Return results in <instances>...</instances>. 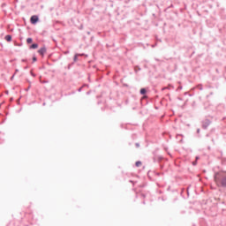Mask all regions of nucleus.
Here are the masks:
<instances>
[{
	"label": "nucleus",
	"mask_w": 226,
	"mask_h": 226,
	"mask_svg": "<svg viewBox=\"0 0 226 226\" xmlns=\"http://www.w3.org/2000/svg\"><path fill=\"white\" fill-rule=\"evenodd\" d=\"M175 192H177V191H175Z\"/></svg>",
	"instance_id": "nucleus-46"
},
{
	"label": "nucleus",
	"mask_w": 226,
	"mask_h": 226,
	"mask_svg": "<svg viewBox=\"0 0 226 226\" xmlns=\"http://www.w3.org/2000/svg\"><path fill=\"white\" fill-rule=\"evenodd\" d=\"M78 55H79V57H81L83 56H86V57H87V55H86L85 53H78Z\"/></svg>",
	"instance_id": "nucleus-15"
},
{
	"label": "nucleus",
	"mask_w": 226,
	"mask_h": 226,
	"mask_svg": "<svg viewBox=\"0 0 226 226\" xmlns=\"http://www.w3.org/2000/svg\"><path fill=\"white\" fill-rule=\"evenodd\" d=\"M32 77H36V74H34V72H31Z\"/></svg>",
	"instance_id": "nucleus-27"
},
{
	"label": "nucleus",
	"mask_w": 226,
	"mask_h": 226,
	"mask_svg": "<svg viewBox=\"0 0 226 226\" xmlns=\"http://www.w3.org/2000/svg\"><path fill=\"white\" fill-rule=\"evenodd\" d=\"M216 73H220V71L218 69L215 70Z\"/></svg>",
	"instance_id": "nucleus-32"
},
{
	"label": "nucleus",
	"mask_w": 226,
	"mask_h": 226,
	"mask_svg": "<svg viewBox=\"0 0 226 226\" xmlns=\"http://www.w3.org/2000/svg\"><path fill=\"white\" fill-rule=\"evenodd\" d=\"M140 70H142L139 65H136L135 67H134V72H135V73H139V72H140Z\"/></svg>",
	"instance_id": "nucleus-10"
},
{
	"label": "nucleus",
	"mask_w": 226,
	"mask_h": 226,
	"mask_svg": "<svg viewBox=\"0 0 226 226\" xmlns=\"http://www.w3.org/2000/svg\"><path fill=\"white\" fill-rule=\"evenodd\" d=\"M210 94H213V92H211Z\"/></svg>",
	"instance_id": "nucleus-44"
},
{
	"label": "nucleus",
	"mask_w": 226,
	"mask_h": 226,
	"mask_svg": "<svg viewBox=\"0 0 226 226\" xmlns=\"http://www.w3.org/2000/svg\"><path fill=\"white\" fill-rule=\"evenodd\" d=\"M136 147H140V144L139 143H135Z\"/></svg>",
	"instance_id": "nucleus-21"
},
{
	"label": "nucleus",
	"mask_w": 226,
	"mask_h": 226,
	"mask_svg": "<svg viewBox=\"0 0 226 226\" xmlns=\"http://www.w3.org/2000/svg\"><path fill=\"white\" fill-rule=\"evenodd\" d=\"M40 22V17L38 15H33L30 18V24H33V26H36Z\"/></svg>",
	"instance_id": "nucleus-3"
},
{
	"label": "nucleus",
	"mask_w": 226,
	"mask_h": 226,
	"mask_svg": "<svg viewBox=\"0 0 226 226\" xmlns=\"http://www.w3.org/2000/svg\"><path fill=\"white\" fill-rule=\"evenodd\" d=\"M220 173H216L215 175V181H220V185L222 186V188H226V176L222 177V178H219L217 176L219 175Z\"/></svg>",
	"instance_id": "nucleus-1"
},
{
	"label": "nucleus",
	"mask_w": 226,
	"mask_h": 226,
	"mask_svg": "<svg viewBox=\"0 0 226 226\" xmlns=\"http://www.w3.org/2000/svg\"><path fill=\"white\" fill-rule=\"evenodd\" d=\"M162 160H163V157L162 155H159L157 157V162H162Z\"/></svg>",
	"instance_id": "nucleus-16"
},
{
	"label": "nucleus",
	"mask_w": 226,
	"mask_h": 226,
	"mask_svg": "<svg viewBox=\"0 0 226 226\" xmlns=\"http://www.w3.org/2000/svg\"><path fill=\"white\" fill-rule=\"evenodd\" d=\"M38 54H40V56H41V57H44L45 54H47V47L44 45L40 49H38Z\"/></svg>",
	"instance_id": "nucleus-4"
},
{
	"label": "nucleus",
	"mask_w": 226,
	"mask_h": 226,
	"mask_svg": "<svg viewBox=\"0 0 226 226\" xmlns=\"http://www.w3.org/2000/svg\"><path fill=\"white\" fill-rule=\"evenodd\" d=\"M181 89H183V87H178V88L177 89V91H181Z\"/></svg>",
	"instance_id": "nucleus-23"
},
{
	"label": "nucleus",
	"mask_w": 226,
	"mask_h": 226,
	"mask_svg": "<svg viewBox=\"0 0 226 226\" xmlns=\"http://www.w3.org/2000/svg\"><path fill=\"white\" fill-rule=\"evenodd\" d=\"M161 199H162V200H163V201L167 200V198H164V197H162Z\"/></svg>",
	"instance_id": "nucleus-26"
},
{
	"label": "nucleus",
	"mask_w": 226,
	"mask_h": 226,
	"mask_svg": "<svg viewBox=\"0 0 226 226\" xmlns=\"http://www.w3.org/2000/svg\"><path fill=\"white\" fill-rule=\"evenodd\" d=\"M196 133H198V137L200 138V129H197Z\"/></svg>",
	"instance_id": "nucleus-18"
},
{
	"label": "nucleus",
	"mask_w": 226,
	"mask_h": 226,
	"mask_svg": "<svg viewBox=\"0 0 226 226\" xmlns=\"http://www.w3.org/2000/svg\"><path fill=\"white\" fill-rule=\"evenodd\" d=\"M42 105H43V107H45L46 103H45V102H43V103H42Z\"/></svg>",
	"instance_id": "nucleus-37"
},
{
	"label": "nucleus",
	"mask_w": 226,
	"mask_h": 226,
	"mask_svg": "<svg viewBox=\"0 0 226 226\" xmlns=\"http://www.w3.org/2000/svg\"><path fill=\"white\" fill-rule=\"evenodd\" d=\"M200 90L202 91V87H200Z\"/></svg>",
	"instance_id": "nucleus-36"
},
{
	"label": "nucleus",
	"mask_w": 226,
	"mask_h": 226,
	"mask_svg": "<svg viewBox=\"0 0 226 226\" xmlns=\"http://www.w3.org/2000/svg\"><path fill=\"white\" fill-rule=\"evenodd\" d=\"M83 87H89V85H88V84H83V86L80 87L78 89V92H79V93H81Z\"/></svg>",
	"instance_id": "nucleus-8"
},
{
	"label": "nucleus",
	"mask_w": 226,
	"mask_h": 226,
	"mask_svg": "<svg viewBox=\"0 0 226 226\" xmlns=\"http://www.w3.org/2000/svg\"><path fill=\"white\" fill-rule=\"evenodd\" d=\"M5 94H8V91H6Z\"/></svg>",
	"instance_id": "nucleus-39"
},
{
	"label": "nucleus",
	"mask_w": 226,
	"mask_h": 226,
	"mask_svg": "<svg viewBox=\"0 0 226 226\" xmlns=\"http://www.w3.org/2000/svg\"><path fill=\"white\" fill-rule=\"evenodd\" d=\"M223 120L225 119V117L222 118Z\"/></svg>",
	"instance_id": "nucleus-45"
},
{
	"label": "nucleus",
	"mask_w": 226,
	"mask_h": 226,
	"mask_svg": "<svg viewBox=\"0 0 226 226\" xmlns=\"http://www.w3.org/2000/svg\"><path fill=\"white\" fill-rule=\"evenodd\" d=\"M139 94H142V96H144V98H146V94H147V89L146 88H141L139 90Z\"/></svg>",
	"instance_id": "nucleus-5"
},
{
	"label": "nucleus",
	"mask_w": 226,
	"mask_h": 226,
	"mask_svg": "<svg viewBox=\"0 0 226 226\" xmlns=\"http://www.w3.org/2000/svg\"><path fill=\"white\" fill-rule=\"evenodd\" d=\"M77 61H79V53H76L73 56V63H77Z\"/></svg>",
	"instance_id": "nucleus-9"
},
{
	"label": "nucleus",
	"mask_w": 226,
	"mask_h": 226,
	"mask_svg": "<svg viewBox=\"0 0 226 226\" xmlns=\"http://www.w3.org/2000/svg\"><path fill=\"white\" fill-rule=\"evenodd\" d=\"M14 77H15V74H13V75L11 77V80H13Z\"/></svg>",
	"instance_id": "nucleus-28"
},
{
	"label": "nucleus",
	"mask_w": 226,
	"mask_h": 226,
	"mask_svg": "<svg viewBox=\"0 0 226 226\" xmlns=\"http://www.w3.org/2000/svg\"><path fill=\"white\" fill-rule=\"evenodd\" d=\"M143 204H146V201H143Z\"/></svg>",
	"instance_id": "nucleus-43"
},
{
	"label": "nucleus",
	"mask_w": 226,
	"mask_h": 226,
	"mask_svg": "<svg viewBox=\"0 0 226 226\" xmlns=\"http://www.w3.org/2000/svg\"><path fill=\"white\" fill-rule=\"evenodd\" d=\"M192 109H195V107H197V102H192Z\"/></svg>",
	"instance_id": "nucleus-17"
},
{
	"label": "nucleus",
	"mask_w": 226,
	"mask_h": 226,
	"mask_svg": "<svg viewBox=\"0 0 226 226\" xmlns=\"http://www.w3.org/2000/svg\"><path fill=\"white\" fill-rule=\"evenodd\" d=\"M192 165L195 167V165H197V161L192 162Z\"/></svg>",
	"instance_id": "nucleus-24"
},
{
	"label": "nucleus",
	"mask_w": 226,
	"mask_h": 226,
	"mask_svg": "<svg viewBox=\"0 0 226 226\" xmlns=\"http://www.w3.org/2000/svg\"><path fill=\"white\" fill-rule=\"evenodd\" d=\"M21 61H22V63H27V59L23 58Z\"/></svg>",
	"instance_id": "nucleus-22"
},
{
	"label": "nucleus",
	"mask_w": 226,
	"mask_h": 226,
	"mask_svg": "<svg viewBox=\"0 0 226 226\" xmlns=\"http://www.w3.org/2000/svg\"><path fill=\"white\" fill-rule=\"evenodd\" d=\"M190 189V187L187 188V196L190 197V191H188Z\"/></svg>",
	"instance_id": "nucleus-20"
},
{
	"label": "nucleus",
	"mask_w": 226,
	"mask_h": 226,
	"mask_svg": "<svg viewBox=\"0 0 226 226\" xmlns=\"http://www.w3.org/2000/svg\"><path fill=\"white\" fill-rule=\"evenodd\" d=\"M156 162H158V160H156V157H154V163H156Z\"/></svg>",
	"instance_id": "nucleus-25"
},
{
	"label": "nucleus",
	"mask_w": 226,
	"mask_h": 226,
	"mask_svg": "<svg viewBox=\"0 0 226 226\" xmlns=\"http://www.w3.org/2000/svg\"><path fill=\"white\" fill-rule=\"evenodd\" d=\"M30 88L31 87H28L27 88L25 89V91H29Z\"/></svg>",
	"instance_id": "nucleus-30"
},
{
	"label": "nucleus",
	"mask_w": 226,
	"mask_h": 226,
	"mask_svg": "<svg viewBox=\"0 0 226 226\" xmlns=\"http://www.w3.org/2000/svg\"><path fill=\"white\" fill-rule=\"evenodd\" d=\"M18 72H19V69H16V70H15V73H18Z\"/></svg>",
	"instance_id": "nucleus-34"
},
{
	"label": "nucleus",
	"mask_w": 226,
	"mask_h": 226,
	"mask_svg": "<svg viewBox=\"0 0 226 226\" xmlns=\"http://www.w3.org/2000/svg\"><path fill=\"white\" fill-rule=\"evenodd\" d=\"M172 6H174V5L171 4V5H170V8H172Z\"/></svg>",
	"instance_id": "nucleus-40"
},
{
	"label": "nucleus",
	"mask_w": 226,
	"mask_h": 226,
	"mask_svg": "<svg viewBox=\"0 0 226 226\" xmlns=\"http://www.w3.org/2000/svg\"><path fill=\"white\" fill-rule=\"evenodd\" d=\"M157 176H160V173H157Z\"/></svg>",
	"instance_id": "nucleus-42"
},
{
	"label": "nucleus",
	"mask_w": 226,
	"mask_h": 226,
	"mask_svg": "<svg viewBox=\"0 0 226 226\" xmlns=\"http://www.w3.org/2000/svg\"><path fill=\"white\" fill-rule=\"evenodd\" d=\"M33 63H36L38 61V58L36 57V56H34L32 58Z\"/></svg>",
	"instance_id": "nucleus-14"
},
{
	"label": "nucleus",
	"mask_w": 226,
	"mask_h": 226,
	"mask_svg": "<svg viewBox=\"0 0 226 226\" xmlns=\"http://www.w3.org/2000/svg\"><path fill=\"white\" fill-rule=\"evenodd\" d=\"M207 137H209V134H207Z\"/></svg>",
	"instance_id": "nucleus-41"
},
{
	"label": "nucleus",
	"mask_w": 226,
	"mask_h": 226,
	"mask_svg": "<svg viewBox=\"0 0 226 226\" xmlns=\"http://www.w3.org/2000/svg\"><path fill=\"white\" fill-rule=\"evenodd\" d=\"M155 61H160V59H158V58H155Z\"/></svg>",
	"instance_id": "nucleus-38"
},
{
	"label": "nucleus",
	"mask_w": 226,
	"mask_h": 226,
	"mask_svg": "<svg viewBox=\"0 0 226 226\" xmlns=\"http://www.w3.org/2000/svg\"><path fill=\"white\" fill-rule=\"evenodd\" d=\"M140 165H142V162H141V161H137V162H135V166H136V167H140Z\"/></svg>",
	"instance_id": "nucleus-12"
},
{
	"label": "nucleus",
	"mask_w": 226,
	"mask_h": 226,
	"mask_svg": "<svg viewBox=\"0 0 226 226\" xmlns=\"http://www.w3.org/2000/svg\"><path fill=\"white\" fill-rule=\"evenodd\" d=\"M199 158H200L199 156H196V160H195V162H197V161L199 160Z\"/></svg>",
	"instance_id": "nucleus-33"
},
{
	"label": "nucleus",
	"mask_w": 226,
	"mask_h": 226,
	"mask_svg": "<svg viewBox=\"0 0 226 226\" xmlns=\"http://www.w3.org/2000/svg\"><path fill=\"white\" fill-rule=\"evenodd\" d=\"M73 64H75L74 62H72L71 64H69L67 66V70H72V66H73Z\"/></svg>",
	"instance_id": "nucleus-13"
},
{
	"label": "nucleus",
	"mask_w": 226,
	"mask_h": 226,
	"mask_svg": "<svg viewBox=\"0 0 226 226\" xmlns=\"http://www.w3.org/2000/svg\"><path fill=\"white\" fill-rule=\"evenodd\" d=\"M64 56H68V54H70V50H66L64 52Z\"/></svg>",
	"instance_id": "nucleus-19"
},
{
	"label": "nucleus",
	"mask_w": 226,
	"mask_h": 226,
	"mask_svg": "<svg viewBox=\"0 0 226 226\" xmlns=\"http://www.w3.org/2000/svg\"><path fill=\"white\" fill-rule=\"evenodd\" d=\"M4 6H6V4H2V8H4Z\"/></svg>",
	"instance_id": "nucleus-29"
},
{
	"label": "nucleus",
	"mask_w": 226,
	"mask_h": 226,
	"mask_svg": "<svg viewBox=\"0 0 226 226\" xmlns=\"http://www.w3.org/2000/svg\"><path fill=\"white\" fill-rule=\"evenodd\" d=\"M87 95L91 94V91L87 92Z\"/></svg>",
	"instance_id": "nucleus-31"
},
{
	"label": "nucleus",
	"mask_w": 226,
	"mask_h": 226,
	"mask_svg": "<svg viewBox=\"0 0 226 226\" xmlns=\"http://www.w3.org/2000/svg\"><path fill=\"white\" fill-rule=\"evenodd\" d=\"M4 40L8 42L11 41L12 37L10 34L5 35Z\"/></svg>",
	"instance_id": "nucleus-7"
},
{
	"label": "nucleus",
	"mask_w": 226,
	"mask_h": 226,
	"mask_svg": "<svg viewBox=\"0 0 226 226\" xmlns=\"http://www.w3.org/2000/svg\"><path fill=\"white\" fill-rule=\"evenodd\" d=\"M26 43H27L28 45H30V43H33V38L28 37V38L26 39Z\"/></svg>",
	"instance_id": "nucleus-11"
},
{
	"label": "nucleus",
	"mask_w": 226,
	"mask_h": 226,
	"mask_svg": "<svg viewBox=\"0 0 226 226\" xmlns=\"http://www.w3.org/2000/svg\"><path fill=\"white\" fill-rule=\"evenodd\" d=\"M124 86L125 87H128V84H124Z\"/></svg>",
	"instance_id": "nucleus-35"
},
{
	"label": "nucleus",
	"mask_w": 226,
	"mask_h": 226,
	"mask_svg": "<svg viewBox=\"0 0 226 226\" xmlns=\"http://www.w3.org/2000/svg\"><path fill=\"white\" fill-rule=\"evenodd\" d=\"M210 125L211 120H209L208 118H206L201 122V127L203 128V130H207V128H209Z\"/></svg>",
	"instance_id": "nucleus-2"
},
{
	"label": "nucleus",
	"mask_w": 226,
	"mask_h": 226,
	"mask_svg": "<svg viewBox=\"0 0 226 226\" xmlns=\"http://www.w3.org/2000/svg\"><path fill=\"white\" fill-rule=\"evenodd\" d=\"M30 49L36 50L38 49V43H33L32 45L29 46Z\"/></svg>",
	"instance_id": "nucleus-6"
}]
</instances>
